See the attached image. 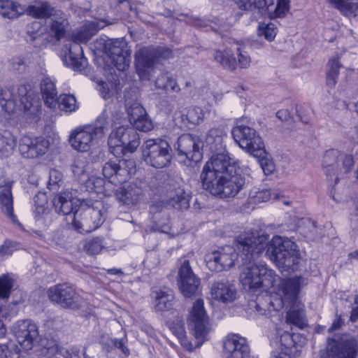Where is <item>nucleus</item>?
Here are the masks:
<instances>
[{"label": "nucleus", "mask_w": 358, "mask_h": 358, "mask_svg": "<svg viewBox=\"0 0 358 358\" xmlns=\"http://www.w3.org/2000/svg\"><path fill=\"white\" fill-rule=\"evenodd\" d=\"M236 248L243 264L240 282L245 291L255 292L262 287L268 268L266 263L256 264L252 262L262 252L265 256L268 255V234L262 229L245 231L238 236Z\"/></svg>", "instance_id": "1"}, {"label": "nucleus", "mask_w": 358, "mask_h": 358, "mask_svg": "<svg viewBox=\"0 0 358 358\" xmlns=\"http://www.w3.org/2000/svg\"><path fill=\"white\" fill-rule=\"evenodd\" d=\"M278 286L280 292V308L285 303L292 304L287 313L286 322L302 329L307 323L303 306L296 301L300 289L299 280L296 278L280 279Z\"/></svg>", "instance_id": "2"}, {"label": "nucleus", "mask_w": 358, "mask_h": 358, "mask_svg": "<svg viewBox=\"0 0 358 358\" xmlns=\"http://www.w3.org/2000/svg\"><path fill=\"white\" fill-rule=\"evenodd\" d=\"M234 141L246 152L257 159L265 175L268 174V159L262 138L257 131L248 126L238 125L233 128Z\"/></svg>", "instance_id": "3"}, {"label": "nucleus", "mask_w": 358, "mask_h": 358, "mask_svg": "<svg viewBox=\"0 0 358 358\" xmlns=\"http://www.w3.org/2000/svg\"><path fill=\"white\" fill-rule=\"evenodd\" d=\"M98 29L94 22H88L80 29L74 30L70 36L72 43L69 47L64 46L68 52H66L62 59L66 66L71 67L74 71H81L84 69L85 60L83 57L81 43H86L95 35Z\"/></svg>", "instance_id": "4"}, {"label": "nucleus", "mask_w": 358, "mask_h": 358, "mask_svg": "<svg viewBox=\"0 0 358 358\" xmlns=\"http://www.w3.org/2000/svg\"><path fill=\"white\" fill-rule=\"evenodd\" d=\"M106 125V117L103 114L97 117L94 125L76 128L69 136V142L71 146L78 152L89 151L95 144L96 139L103 135Z\"/></svg>", "instance_id": "5"}, {"label": "nucleus", "mask_w": 358, "mask_h": 358, "mask_svg": "<svg viewBox=\"0 0 358 358\" xmlns=\"http://www.w3.org/2000/svg\"><path fill=\"white\" fill-rule=\"evenodd\" d=\"M272 260L282 271H294L300 261L299 251L294 243L274 236L270 241Z\"/></svg>", "instance_id": "6"}, {"label": "nucleus", "mask_w": 358, "mask_h": 358, "mask_svg": "<svg viewBox=\"0 0 358 358\" xmlns=\"http://www.w3.org/2000/svg\"><path fill=\"white\" fill-rule=\"evenodd\" d=\"M172 51L164 47H143L136 50L134 55L135 66L141 79H149V72L161 59L171 57Z\"/></svg>", "instance_id": "7"}, {"label": "nucleus", "mask_w": 358, "mask_h": 358, "mask_svg": "<svg viewBox=\"0 0 358 358\" xmlns=\"http://www.w3.org/2000/svg\"><path fill=\"white\" fill-rule=\"evenodd\" d=\"M358 341L348 334L335 335L329 338L326 349L320 351L321 358H356Z\"/></svg>", "instance_id": "8"}, {"label": "nucleus", "mask_w": 358, "mask_h": 358, "mask_svg": "<svg viewBox=\"0 0 358 358\" xmlns=\"http://www.w3.org/2000/svg\"><path fill=\"white\" fill-rule=\"evenodd\" d=\"M143 157L145 163L155 169L168 166L171 161V148L163 139H148L142 145Z\"/></svg>", "instance_id": "9"}, {"label": "nucleus", "mask_w": 358, "mask_h": 358, "mask_svg": "<svg viewBox=\"0 0 358 358\" xmlns=\"http://www.w3.org/2000/svg\"><path fill=\"white\" fill-rule=\"evenodd\" d=\"M105 217L106 210L103 206L80 208L78 215L73 216V227L80 233H90L103 223Z\"/></svg>", "instance_id": "10"}, {"label": "nucleus", "mask_w": 358, "mask_h": 358, "mask_svg": "<svg viewBox=\"0 0 358 358\" xmlns=\"http://www.w3.org/2000/svg\"><path fill=\"white\" fill-rule=\"evenodd\" d=\"M135 162L131 159L108 161L102 168V173L109 182L118 185L126 182L134 173Z\"/></svg>", "instance_id": "11"}, {"label": "nucleus", "mask_w": 358, "mask_h": 358, "mask_svg": "<svg viewBox=\"0 0 358 358\" xmlns=\"http://www.w3.org/2000/svg\"><path fill=\"white\" fill-rule=\"evenodd\" d=\"M353 164L352 156L340 154L334 150L327 152L323 160V166L326 169L327 178H332L336 175V182L339 180L338 175L348 173Z\"/></svg>", "instance_id": "12"}, {"label": "nucleus", "mask_w": 358, "mask_h": 358, "mask_svg": "<svg viewBox=\"0 0 358 358\" xmlns=\"http://www.w3.org/2000/svg\"><path fill=\"white\" fill-rule=\"evenodd\" d=\"M178 266L177 283L179 289L185 297H191L199 289L200 278L193 272L188 259H179Z\"/></svg>", "instance_id": "13"}, {"label": "nucleus", "mask_w": 358, "mask_h": 358, "mask_svg": "<svg viewBox=\"0 0 358 358\" xmlns=\"http://www.w3.org/2000/svg\"><path fill=\"white\" fill-rule=\"evenodd\" d=\"M48 296L51 301L66 308H78L82 301L76 289L66 284H57L50 287Z\"/></svg>", "instance_id": "14"}, {"label": "nucleus", "mask_w": 358, "mask_h": 358, "mask_svg": "<svg viewBox=\"0 0 358 358\" xmlns=\"http://www.w3.org/2000/svg\"><path fill=\"white\" fill-rule=\"evenodd\" d=\"M187 322L195 338L201 339L203 342L209 333L210 327L202 299H199L194 302Z\"/></svg>", "instance_id": "15"}, {"label": "nucleus", "mask_w": 358, "mask_h": 358, "mask_svg": "<svg viewBox=\"0 0 358 358\" xmlns=\"http://www.w3.org/2000/svg\"><path fill=\"white\" fill-rule=\"evenodd\" d=\"M237 253L231 247H227L222 250H215L208 253L205 256V262L207 267L212 271L220 272L231 268L234 265L235 258L241 259L240 252L236 249Z\"/></svg>", "instance_id": "16"}, {"label": "nucleus", "mask_w": 358, "mask_h": 358, "mask_svg": "<svg viewBox=\"0 0 358 358\" xmlns=\"http://www.w3.org/2000/svg\"><path fill=\"white\" fill-rule=\"evenodd\" d=\"M176 146L179 156H185L187 159L195 163L201 160L203 143L198 136L190 134H182L178 138Z\"/></svg>", "instance_id": "17"}, {"label": "nucleus", "mask_w": 358, "mask_h": 358, "mask_svg": "<svg viewBox=\"0 0 358 358\" xmlns=\"http://www.w3.org/2000/svg\"><path fill=\"white\" fill-rule=\"evenodd\" d=\"M18 146L19 152L23 158L34 159L46 153L49 142L43 137L24 135L20 138Z\"/></svg>", "instance_id": "18"}, {"label": "nucleus", "mask_w": 358, "mask_h": 358, "mask_svg": "<svg viewBox=\"0 0 358 358\" xmlns=\"http://www.w3.org/2000/svg\"><path fill=\"white\" fill-rule=\"evenodd\" d=\"M13 332L18 343L25 350H31L38 336L36 324L29 320L18 321L13 326Z\"/></svg>", "instance_id": "19"}, {"label": "nucleus", "mask_w": 358, "mask_h": 358, "mask_svg": "<svg viewBox=\"0 0 358 358\" xmlns=\"http://www.w3.org/2000/svg\"><path fill=\"white\" fill-rule=\"evenodd\" d=\"M145 184L141 180H136L124 185L115 190L118 201L126 205H136L143 199Z\"/></svg>", "instance_id": "20"}, {"label": "nucleus", "mask_w": 358, "mask_h": 358, "mask_svg": "<svg viewBox=\"0 0 358 358\" xmlns=\"http://www.w3.org/2000/svg\"><path fill=\"white\" fill-rule=\"evenodd\" d=\"M110 141L116 140L115 145H122L131 152H134L140 145V137L136 130L131 126H121L112 131Z\"/></svg>", "instance_id": "21"}, {"label": "nucleus", "mask_w": 358, "mask_h": 358, "mask_svg": "<svg viewBox=\"0 0 358 358\" xmlns=\"http://www.w3.org/2000/svg\"><path fill=\"white\" fill-rule=\"evenodd\" d=\"M52 203L55 212L69 217L67 221H71L73 224V216L78 215L80 210L78 200L73 198L71 193L65 192L56 195Z\"/></svg>", "instance_id": "22"}, {"label": "nucleus", "mask_w": 358, "mask_h": 358, "mask_svg": "<svg viewBox=\"0 0 358 358\" xmlns=\"http://www.w3.org/2000/svg\"><path fill=\"white\" fill-rule=\"evenodd\" d=\"M223 348L227 358L250 357V348L246 339L237 334L227 336L224 341Z\"/></svg>", "instance_id": "23"}, {"label": "nucleus", "mask_w": 358, "mask_h": 358, "mask_svg": "<svg viewBox=\"0 0 358 358\" xmlns=\"http://www.w3.org/2000/svg\"><path fill=\"white\" fill-rule=\"evenodd\" d=\"M224 177V174L222 175L212 171L208 165H204L201 173L200 179L203 189L213 195L220 196Z\"/></svg>", "instance_id": "24"}, {"label": "nucleus", "mask_w": 358, "mask_h": 358, "mask_svg": "<svg viewBox=\"0 0 358 358\" xmlns=\"http://www.w3.org/2000/svg\"><path fill=\"white\" fill-rule=\"evenodd\" d=\"M220 197H234L242 190L245 185V177L238 171L226 173Z\"/></svg>", "instance_id": "25"}, {"label": "nucleus", "mask_w": 358, "mask_h": 358, "mask_svg": "<svg viewBox=\"0 0 358 358\" xmlns=\"http://www.w3.org/2000/svg\"><path fill=\"white\" fill-rule=\"evenodd\" d=\"M19 96L24 113L34 118L38 117L41 111L38 96L32 91H27L25 86L19 88Z\"/></svg>", "instance_id": "26"}, {"label": "nucleus", "mask_w": 358, "mask_h": 358, "mask_svg": "<svg viewBox=\"0 0 358 358\" xmlns=\"http://www.w3.org/2000/svg\"><path fill=\"white\" fill-rule=\"evenodd\" d=\"M13 183V181H8L3 185L0 184V209L7 217L15 223L17 219L13 213V200L11 192Z\"/></svg>", "instance_id": "27"}, {"label": "nucleus", "mask_w": 358, "mask_h": 358, "mask_svg": "<svg viewBox=\"0 0 358 358\" xmlns=\"http://www.w3.org/2000/svg\"><path fill=\"white\" fill-rule=\"evenodd\" d=\"M211 296L222 302H231L236 298V290L228 280L216 281L211 287Z\"/></svg>", "instance_id": "28"}, {"label": "nucleus", "mask_w": 358, "mask_h": 358, "mask_svg": "<svg viewBox=\"0 0 358 358\" xmlns=\"http://www.w3.org/2000/svg\"><path fill=\"white\" fill-rule=\"evenodd\" d=\"M205 165H208L210 170L222 175L226 173H234L237 171L233 159L228 153H218L211 157Z\"/></svg>", "instance_id": "29"}, {"label": "nucleus", "mask_w": 358, "mask_h": 358, "mask_svg": "<svg viewBox=\"0 0 358 358\" xmlns=\"http://www.w3.org/2000/svg\"><path fill=\"white\" fill-rule=\"evenodd\" d=\"M57 10L48 1H41L34 5L29 6L26 9V13L34 18L46 19L57 15Z\"/></svg>", "instance_id": "30"}, {"label": "nucleus", "mask_w": 358, "mask_h": 358, "mask_svg": "<svg viewBox=\"0 0 358 358\" xmlns=\"http://www.w3.org/2000/svg\"><path fill=\"white\" fill-rule=\"evenodd\" d=\"M17 145V138L9 131L0 133V159L10 157Z\"/></svg>", "instance_id": "31"}, {"label": "nucleus", "mask_w": 358, "mask_h": 358, "mask_svg": "<svg viewBox=\"0 0 358 358\" xmlns=\"http://www.w3.org/2000/svg\"><path fill=\"white\" fill-rule=\"evenodd\" d=\"M41 91L45 104L54 108L57 105V92L54 82L50 78H45L41 83Z\"/></svg>", "instance_id": "32"}, {"label": "nucleus", "mask_w": 358, "mask_h": 358, "mask_svg": "<svg viewBox=\"0 0 358 358\" xmlns=\"http://www.w3.org/2000/svg\"><path fill=\"white\" fill-rule=\"evenodd\" d=\"M162 203L165 207L183 210L189 206V196L182 188L178 187L166 201Z\"/></svg>", "instance_id": "33"}, {"label": "nucleus", "mask_w": 358, "mask_h": 358, "mask_svg": "<svg viewBox=\"0 0 358 358\" xmlns=\"http://www.w3.org/2000/svg\"><path fill=\"white\" fill-rule=\"evenodd\" d=\"M155 299V308L157 311H165L173 306V294L172 290H156L152 292Z\"/></svg>", "instance_id": "34"}, {"label": "nucleus", "mask_w": 358, "mask_h": 358, "mask_svg": "<svg viewBox=\"0 0 358 358\" xmlns=\"http://www.w3.org/2000/svg\"><path fill=\"white\" fill-rule=\"evenodd\" d=\"M155 87L159 90H163L165 93L180 92L176 80L169 73H163L159 75L155 80Z\"/></svg>", "instance_id": "35"}, {"label": "nucleus", "mask_w": 358, "mask_h": 358, "mask_svg": "<svg viewBox=\"0 0 358 358\" xmlns=\"http://www.w3.org/2000/svg\"><path fill=\"white\" fill-rule=\"evenodd\" d=\"M226 136L222 129L213 128L210 129L206 136L205 143L212 151H216L222 148L224 138Z\"/></svg>", "instance_id": "36"}, {"label": "nucleus", "mask_w": 358, "mask_h": 358, "mask_svg": "<svg viewBox=\"0 0 358 358\" xmlns=\"http://www.w3.org/2000/svg\"><path fill=\"white\" fill-rule=\"evenodd\" d=\"M213 57L215 60L220 63L223 68L231 71L236 69L237 62L231 49L227 48L223 51L216 50Z\"/></svg>", "instance_id": "37"}, {"label": "nucleus", "mask_w": 358, "mask_h": 358, "mask_svg": "<svg viewBox=\"0 0 358 358\" xmlns=\"http://www.w3.org/2000/svg\"><path fill=\"white\" fill-rule=\"evenodd\" d=\"M103 50L109 59L131 51L127 48L126 42L119 39L107 41L104 44Z\"/></svg>", "instance_id": "38"}, {"label": "nucleus", "mask_w": 358, "mask_h": 358, "mask_svg": "<svg viewBox=\"0 0 358 358\" xmlns=\"http://www.w3.org/2000/svg\"><path fill=\"white\" fill-rule=\"evenodd\" d=\"M50 24V33L57 41H60L64 37L68 21L63 17L57 15L52 16Z\"/></svg>", "instance_id": "39"}, {"label": "nucleus", "mask_w": 358, "mask_h": 358, "mask_svg": "<svg viewBox=\"0 0 358 358\" xmlns=\"http://www.w3.org/2000/svg\"><path fill=\"white\" fill-rule=\"evenodd\" d=\"M0 106L8 113H11L15 110L17 102L10 90L0 89Z\"/></svg>", "instance_id": "40"}, {"label": "nucleus", "mask_w": 358, "mask_h": 358, "mask_svg": "<svg viewBox=\"0 0 358 358\" xmlns=\"http://www.w3.org/2000/svg\"><path fill=\"white\" fill-rule=\"evenodd\" d=\"M88 166L89 162L86 157L83 156L77 157L71 165V170L74 177L80 180H83V178H87Z\"/></svg>", "instance_id": "41"}, {"label": "nucleus", "mask_w": 358, "mask_h": 358, "mask_svg": "<svg viewBox=\"0 0 358 358\" xmlns=\"http://www.w3.org/2000/svg\"><path fill=\"white\" fill-rule=\"evenodd\" d=\"M334 7L345 15H350L358 9L357 3L351 0H327Z\"/></svg>", "instance_id": "42"}, {"label": "nucleus", "mask_w": 358, "mask_h": 358, "mask_svg": "<svg viewBox=\"0 0 358 358\" xmlns=\"http://www.w3.org/2000/svg\"><path fill=\"white\" fill-rule=\"evenodd\" d=\"M57 105L59 108L66 112H73L77 110L78 106L75 96L72 94H61L57 97Z\"/></svg>", "instance_id": "43"}, {"label": "nucleus", "mask_w": 358, "mask_h": 358, "mask_svg": "<svg viewBox=\"0 0 358 358\" xmlns=\"http://www.w3.org/2000/svg\"><path fill=\"white\" fill-rule=\"evenodd\" d=\"M35 203V218L36 220H40L41 218H45L48 215L49 211L46 205V198L44 194H37L34 197Z\"/></svg>", "instance_id": "44"}, {"label": "nucleus", "mask_w": 358, "mask_h": 358, "mask_svg": "<svg viewBox=\"0 0 358 358\" xmlns=\"http://www.w3.org/2000/svg\"><path fill=\"white\" fill-rule=\"evenodd\" d=\"M103 248V238L100 237L87 239L83 245L85 251L90 255H98Z\"/></svg>", "instance_id": "45"}, {"label": "nucleus", "mask_w": 358, "mask_h": 358, "mask_svg": "<svg viewBox=\"0 0 358 358\" xmlns=\"http://www.w3.org/2000/svg\"><path fill=\"white\" fill-rule=\"evenodd\" d=\"M329 70L327 73V83L328 85L334 86L336 83L337 77L339 74V69L341 65L338 58H331L329 60Z\"/></svg>", "instance_id": "46"}, {"label": "nucleus", "mask_w": 358, "mask_h": 358, "mask_svg": "<svg viewBox=\"0 0 358 358\" xmlns=\"http://www.w3.org/2000/svg\"><path fill=\"white\" fill-rule=\"evenodd\" d=\"M14 279L9 273L0 275V297L7 299L13 287Z\"/></svg>", "instance_id": "47"}, {"label": "nucleus", "mask_w": 358, "mask_h": 358, "mask_svg": "<svg viewBox=\"0 0 358 358\" xmlns=\"http://www.w3.org/2000/svg\"><path fill=\"white\" fill-rule=\"evenodd\" d=\"M114 66L120 71H124L128 69L131 61V51L109 59Z\"/></svg>", "instance_id": "48"}, {"label": "nucleus", "mask_w": 358, "mask_h": 358, "mask_svg": "<svg viewBox=\"0 0 358 358\" xmlns=\"http://www.w3.org/2000/svg\"><path fill=\"white\" fill-rule=\"evenodd\" d=\"M127 114L130 123H133L147 114L145 108L138 103H134L127 108Z\"/></svg>", "instance_id": "49"}, {"label": "nucleus", "mask_w": 358, "mask_h": 358, "mask_svg": "<svg viewBox=\"0 0 358 358\" xmlns=\"http://www.w3.org/2000/svg\"><path fill=\"white\" fill-rule=\"evenodd\" d=\"M131 124L136 130L144 132L150 131L153 127L152 121L148 117L147 114L131 123Z\"/></svg>", "instance_id": "50"}, {"label": "nucleus", "mask_w": 358, "mask_h": 358, "mask_svg": "<svg viewBox=\"0 0 358 358\" xmlns=\"http://www.w3.org/2000/svg\"><path fill=\"white\" fill-rule=\"evenodd\" d=\"M62 173L56 169L50 171L48 186L51 190H56L57 187L62 182Z\"/></svg>", "instance_id": "51"}, {"label": "nucleus", "mask_w": 358, "mask_h": 358, "mask_svg": "<svg viewBox=\"0 0 358 358\" xmlns=\"http://www.w3.org/2000/svg\"><path fill=\"white\" fill-rule=\"evenodd\" d=\"M289 9L288 0H278V3L273 13H270V19L274 17H282Z\"/></svg>", "instance_id": "52"}, {"label": "nucleus", "mask_w": 358, "mask_h": 358, "mask_svg": "<svg viewBox=\"0 0 358 358\" xmlns=\"http://www.w3.org/2000/svg\"><path fill=\"white\" fill-rule=\"evenodd\" d=\"M203 116L202 109L199 107L190 109L187 113L189 121L195 124H199L203 120Z\"/></svg>", "instance_id": "53"}, {"label": "nucleus", "mask_w": 358, "mask_h": 358, "mask_svg": "<svg viewBox=\"0 0 358 358\" xmlns=\"http://www.w3.org/2000/svg\"><path fill=\"white\" fill-rule=\"evenodd\" d=\"M348 301L350 302V320L352 322H358V296L353 295L348 297Z\"/></svg>", "instance_id": "54"}, {"label": "nucleus", "mask_w": 358, "mask_h": 358, "mask_svg": "<svg viewBox=\"0 0 358 358\" xmlns=\"http://www.w3.org/2000/svg\"><path fill=\"white\" fill-rule=\"evenodd\" d=\"M280 341L281 345L287 349L291 348L295 345V341L294 339L293 335L287 331H285L280 336Z\"/></svg>", "instance_id": "55"}, {"label": "nucleus", "mask_w": 358, "mask_h": 358, "mask_svg": "<svg viewBox=\"0 0 358 358\" xmlns=\"http://www.w3.org/2000/svg\"><path fill=\"white\" fill-rule=\"evenodd\" d=\"M112 343H113V348H117L121 350V352L126 356L128 357L130 355V351L128 348L125 345L124 338L113 339Z\"/></svg>", "instance_id": "56"}, {"label": "nucleus", "mask_w": 358, "mask_h": 358, "mask_svg": "<svg viewBox=\"0 0 358 358\" xmlns=\"http://www.w3.org/2000/svg\"><path fill=\"white\" fill-rule=\"evenodd\" d=\"M257 36H264L266 40H268V24L264 22H259L257 28Z\"/></svg>", "instance_id": "57"}, {"label": "nucleus", "mask_w": 358, "mask_h": 358, "mask_svg": "<svg viewBox=\"0 0 358 358\" xmlns=\"http://www.w3.org/2000/svg\"><path fill=\"white\" fill-rule=\"evenodd\" d=\"M14 250V247L10 241H5V243L0 246V256L10 255Z\"/></svg>", "instance_id": "58"}, {"label": "nucleus", "mask_w": 358, "mask_h": 358, "mask_svg": "<svg viewBox=\"0 0 358 358\" xmlns=\"http://www.w3.org/2000/svg\"><path fill=\"white\" fill-rule=\"evenodd\" d=\"M272 200L273 204H277L278 201H282V204L289 206L291 202L285 198V196L281 193L273 192L272 196L270 198Z\"/></svg>", "instance_id": "59"}, {"label": "nucleus", "mask_w": 358, "mask_h": 358, "mask_svg": "<svg viewBox=\"0 0 358 358\" xmlns=\"http://www.w3.org/2000/svg\"><path fill=\"white\" fill-rule=\"evenodd\" d=\"M26 64L20 58H15L12 61V69L18 72H22L25 70Z\"/></svg>", "instance_id": "60"}, {"label": "nucleus", "mask_w": 358, "mask_h": 358, "mask_svg": "<svg viewBox=\"0 0 358 358\" xmlns=\"http://www.w3.org/2000/svg\"><path fill=\"white\" fill-rule=\"evenodd\" d=\"M238 64L241 68H247L249 66L250 59L246 52H239L238 54Z\"/></svg>", "instance_id": "61"}, {"label": "nucleus", "mask_w": 358, "mask_h": 358, "mask_svg": "<svg viewBox=\"0 0 358 358\" xmlns=\"http://www.w3.org/2000/svg\"><path fill=\"white\" fill-rule=\"evenodd\" d=\"M64 358H80L79 350L76 348H70L62 352Z\"/></svg>", "instance_id": "62"}, {"label": "nucleus", "mask_w": 358, "mask_h": 358, "mask_svg": "<svg viewBox=\"0 0 358 358\" xmlns=\"http://www.w3.org/2000/svg\"><path fill=\"white\" fill-rule=\"evenodd\" d=\"M276 117L282 122H288L291 119L290 114L287 109L278 110L276 113Z\"/></svg>", "instance_id": "63"}, {"label": "nucleus", "mask_w": 358, "mask_h": 358, "mask_svg": "<svg viewBox=\"0 0 358 358\" xmlns=\"http://www.w3.org/2000/svg\"><path fill=\"white\" fill-rule=\"evenodd\" d=\"M13 8V3L10 1H0V13L3 16L6 17L8 13H6L5 9H10Z\"/></svg>", "instance_id": "64"}]
</instances>
